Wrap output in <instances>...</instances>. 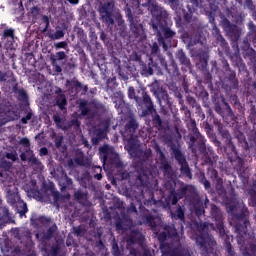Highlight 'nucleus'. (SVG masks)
I'll list each match as a JSON object with an SVG mask.
<instances>
[{"label":"nucleus","instance_id":"nucleus-11","mask_svg":"<svg viewBox=\"0 0 256 256\" xmlns=\"http://www.w3.org/2000/svg\"><path fill=\"white\" fill-rule=\"evenodd\" d=\"M172 154L174 155L175 160L180 165V171L182 175H185L188 179H193V174L191 173V168H189V163L187 162V158L181 151V149L172 146L171 147Z\"/></svg>","mask_w":256,"mask_h":256},{"label":"nucleus","instance_id":"nucleus-28","mask_svg":"<svg viewBox=\"0 0 256 256\" xmlns=\"http://www.w3.org/2000/svg\"><path fill=\"white\" fill-rule=\"evenodd\" d=\"M222 104H223V113H224L223 120L229 125L230 121H235V113H233V109H231V105L227 103L225 98L222 99Z\"/></svg>","mask_w":256,"mask_h":256},{"label":"nucleus","instance_id":"nucleus-40","mask_svg":"<svg viewBox=\"0 0 256 256\" xmlns=\"http://www.w3.org/2000/svg\"><path fill=\"white\" fill-rule=\"evenodd\" d=\"M12 91L16 95H18L19 101H27V99H29V96L27 95V92L25 91V89L23 88L19 89V86L17 84L13 86Z\"/></svg>","mask_w":256,"mask_h":256},{"label":"nucleus","instance_id":"nucleus-43","mask_svg":"<svg viewBox=\"0 0 256 256\" xmlns=\"http://www.w3.org/2000/svg\"><path fill=\"white\" fill-rule=\"evenodd\" d=\"M187 103L191 105V107L196 108L197 113H199V115H202V118L205 119V114L203 113V111H201V106L197 103V100L194 97L188 96Z\"/></svg>","mask_w":256,"mask_h":256},{"label":"nucleus","instance_id":"nucleus-22","mask_svg":"<svg viewBox=\"0 0 256 256\" xmlns=\"http://www.w3.org/2000/svg\"><path fill=\"white\" fill-rule=\"evenodd\" d=\"M125 149L128 155L133 157L134 155H137V152L141 149V141H139L137 136H131L127 141Z\"/></svg>","mask_w":256,"mask_h":256},{"label":"nucleus","instance_id":"nucleus-38","mask_svg":"<svg viewBox=\"0 0 256 256\" xmlns=\"http://www.w3.org/2000/svg\"><path fill=\"white\" fill-rule=\"evenodd\" d=\"M199 57V62L197 63L199 69L201 71H206L207 70V65L209 64V55L205 52H200L198 54Z\"/></svg>","mask_w":256,"mask_h":256},{"label":"nucleus","instance_id":"nucleus-7","mask_svg":"<svg viewBox=\"0 0 256 256\" xmlns=\"http://www.w3.org/2000/svg\"><path fill=\"white\" fill-rule=\"evenodd\" d=\"M143 95V104L146 109L142 110V117H147L148 115H152V123L155 127H163V120H161V116L157 114V110L155 109V105L153 104V100L151 96L147 94V91H142Z\"/></svg>","mask_w":256,"mask_h":256},{"label":"nucleus","instance_id":"nucleus-52","mask_svg":"<svg viewBox=\"0 0 256 256\" xmlns=\"http://www.w3.org/2000/svg\"><path fill=\"white\" fill-rule=\"evenodd\" d=\"M101 173H103V168H101V166L92 167V175L94 179H97V181H101V179H103V175Z\"/></svg>","mask_w":256,"mask_h":256},{"label":"nucleus","instance_id":"nucleus-21","mask_svg":"<svg viewBox=\"0 0 256 256\" xmlns=\"http://www.w3.org/2000/svg\"><path fill=\"white\" fill-rule=\"evenodd\" d=\"M207 205H209V198H205L204 202L201 198H197L193 202V213L201 219L203 215H205V209H207Z\"/></svg>","mask_w":256,"mask_h":256},{"label":"nucleus","instance_id":"nucleus-49","mask_svg":"<svg viewBox=\"0 0 256 256\" xmlns=\"http://www.w3.org/2000/svg\"><path fill=\"white\" fill-rule=\"evenodd\" d=\"M44 189H45V191H50V193L53 197L54 203H59V199H61V194L59 193V191H55V187L45 186Z\"/></svg>","mask_w":256,"mask_h":256},{"label":"nucleus","instance_id":"nucleus-64","mask_svg":"<svg viewBox=\"0 0 256 256\" xmlns=\"http://www.w3.org/2000/svg\"><path fill=\"white\" fill-rule=\"evenodd\" d=\"M170 256H186L185 252L179 248V247H174Z\"/></svg>","mask_w":256,"mask_h":256},{"label":"nucleus","instance_id":"nucleus-3","mask_svg":"<svg viewBox=\"0 0 256 256\" xmlns=\"http://www.w3.org/2000/svg\"><path fill=\"white\" fill-rule=\"evenodd\" d=\"M218 133L220 137L225 140L226 143L223 148L224 155H226L227 159L230 160V163H234V161H237L238 167L241 171V169H243V165H245V160L239 157V153H237L235 144H233V137L231 136V133H229V130H227L225 126L221 125L218 126Z\"/></svg>","mask_w":256,"mask_h":256},{"label":"nucleus","instance_id":"nucleus-14","mask_svg":"<svg viewBox=\"0 0 256 256\" xmlns=\"http://www.w3.org/2000/svg\"><path fill=\"white\" fill-rule=\"evenodd\" d=\"M222 67L225 71V80L229 83V91H232V89H239V79H237V73L235 70L231 69V66L227 60L222 59Z\"/></svg>","mask_w":256,"mask_h":256},{"label":"nucleus","instance_id":"nucleus-42","mask_svg":"<svg viewBox=\"0 0 256 256\" xmlns=\"http://www.w3.org/2000/svg\"><path fill=\"white\" fill-rule=\"evenodd\" d=\"M157 68V64L153 62V59H150V62L142 66V74L143 75H153V69Z\"/></svg>","mask_w":256,"mask_h":256},{"label":"nucleus","instance_id":"nucleus-35","mask_svg":"<svg viewBox=\"0 0 256 256\" xmlns=\"http://www.w3.org/2000/svg\"><path fill=\"white\" fill-rule=\"evenodd\" d=\"M158 59L160 61L161 67H163V69H165V71H167L168 74L170 75L177 74V65L175 64L167 65V60H165V58L161 54L158 56Z\"/></svg>","mask_w":256,"mask_h":256},{"label":"nucleus","instance_id":"nucleus-25","mask_svg":"<svg viewBox=\"0 0 256 256\" xmlns=\"http://www.w3.org/2000/svg\"><path fill=\"white\" fill-rule=\"evenodd\" d=\"M156 97L159 101L160 107H165L166 109L171 107V98L166 90L160 89L156 91Z\"/></svg>","mask_w":256,"mask_h":256},{"label":"nucleus","instance_id":"nucleus-18","mask_svg":"<svg viewBox=\"0 0 256 256\" xmlns=\"http://www.w3.org/2000/svg\"><path fill=\"white\" fill-rule=\"evenodd\" d=\"M124 11L128 22L130 23V31H132L136 39L138 37H141V33L143 31V24L137 22V18L133 17V12L131 11V8L126 7L124 8Z\"/></svg>","mask_w":256,"mask_h":256},{"label":"nucleus","instance_id":"nucleus-10","mask_svg":"<svg viewBox=\"0 0 256 256\" xmlns=\"http://www.w3.org/2000/svg\"><path fill=\"white\" fill-rule=\"evenodd\" d=\"M148 11L152 15H155L157 23H154V25H158V27H161V25H167V20L169 19V12L165 10L163 7L159 6L157 2H148Z\"/></svg>","mask_w":256,"mask_h":256},{"label":"nucleus","instance_id":"nucleus-30","mask_svg":"<svg viewBox=\"0 0 256 256\" xmlns=\"http://www.w3.org/2000/svg\"><path fill=\"white\" fill-rule=\"evenodd\" d=\"M244 59H248V65L250 69L253 71L254 75H256V51L255 49H250L248 52H243Z\"/></svg>","mask_w":256,"mask_h":256},{"label":"nucleus","instance_id":"nucleus-31","mask_svg":"<svg viewBox=\"0 0 256 256\" xmlns=\"http://www.w3.org/2000/svg\"><path fill=\"white\" fill-rule=\"evenodd\" d=\"M164 231H166L168 239H172L175 243H179L181 241V236H179V232H177V228H175L174 224L166 225L164 227Z\"/></svg>","mask_w":256,"mask_h":256},{"label":"nucleus","instance_id":"nucleus-17","mask_svg":"<svg viewBox=\"0 0 256 256\" xmlns=\"http://www.w3.org/2000/svg\"><path fill=\"white\" fill-rule=\"evenodd\" d=\"M13 169V163L3 160L0 163V183L1 185L4 183H9L11 181H15V175L11 171Z\"/></svg>","mask_w":256,"mask_h":256},{"label":"nucleus","instance_id":"nucleus-47","mask_svg":"<svg viewBox=\"0 0 256 256\" xmlns=\"http://www.w3.org/2000/svg\"><path fill=\"white\" fill-rule=\"evenodd\" d=\"M87 105H89V101H87V100H82L79 103V109H80L81 115L83 117H87V115H89V113H91V109L89 107H87Z\"/></svg>","mask_w":256,"mask_h":256},{"label":"nucleus","instance_id":"nucleus-46","mask_svg":"<svg viewBox=\"0 0 256 256\" xmlns=\"http://www.w3.org/2000/svg\"><path fill=\"white\" fill-rule=\"evenodd\" d=\"M30 221H31L32 225H39V223H41L43 225L45 223H49V218H47L45 216L37 217V214H33L30 218Z\"/></svg>","mask_w":256,"mask_h":256},{"label":"nucleus","instance_id":"nucleus-48","mask_svg":"<svg viewBox=\"0 0 256 256\" xmlns=\"http://www.w3.org/2000/svg\"><path fill=\"white\" fill-rule=\"evenodd\" d=\"M173 244L164 242L160 244V251L162 252L163 255H171L173 253Z\"/></svg>","mask_w":256,"mask_h":256},{"label":"nucleus","instance_id":"nucleus-44","mask_svg":"<svg viewBox=\"0 0 256 256\" xmlns=\"http://www.w3.org/2000/svg\"><path fill=\"white\" fill-rule=\"evenodd\" d=\"M139 128V123H137V120L133 117H131L128 121V123L125 126L126 131H130V133H135L137 129Z\"/></svg>","mask_w":256,"mask_h":256},{"label":"nucleus","instance_id":"nucleus-6","mask_svg":"<svg viewBox=\"0 0 256 256\" xmlns=\"http://www.w3.org/2000/svg\"><path fill=\"white\" fill-rule=\"evenodd\" d=\"M129 213H137V206L134 203H131L130 207L125 212V208H123L120 212V216L116 219L115 227L118 233H125V231H129L131 229V225H133V220Z\"/></svg>","mask_w":256,"mask_h":256},{"label":"nucleus","instance_id":"nucleus-39","mask_svg":"<svg viewBox=\"0 0 256 256\" xmlns=\"http://www.w3.org/2000/svg\"><path fill=\"white\" fill-rule=\"evenodd\" d=\"M7 39H10L11 45L13 44V41H15V29L14 28H7L1 34V41H5Z\"/></svg>","mask_w":256,"mask_h":256},{"label":"nucleus","instance_id":"nucleus-15","mask_svg":"<svg viewBox=\"0 0 256 256\" xmlns=\"http://www.w3.org/2000/svg\"><path fill=\"white\" fill-rule=\"evenodd\" d=\"M222 27L233 43H237V41L241 39L242 30L239 26H237V24H233L231 21H229V19L224 18L222 20Z\"/></svg>","mask_w":256,"mask_h":256},{"label":"nucleus","instance_id":"nucleus-61","mask_svg":"<svg viewBox=\"0 0 256 256\" xmlns=\"http://www.w3.org/2000/svg\"><path fill=\"white\" fill-rule=\"evenodd\" d=\"M143 241V235L139 234L136 236L131 235L128 239V243L135 245V243H141Z\"/></svg>","mask_w":256,"mask_h":256},{"label":"nucleus","instance_id":"nucleus-4","mask_svg":"<svg viewBox=\"0 0 256 256\" xmlns=\"http://www.w3.org/2000/svg\"><path fill=\"white\" fill-rule=\"evenodd\" d=\"M190 129L191 133L189 134V140L187 141L188 149H190L193 155L197 153H205L207 151V145L205 144L207 140L205 136L201 135L199 128H197V122L195 119H190Z\"/></svg>","mask_w":256,"mask_h":256},{"label":"nucleus","instance_id":"nucleus-51","mask_svg":"<svg viewBox=\"0 0 256 256\" xmlns=\"http://www.w3.org/2000/svg\"><path fill=\"white\" fill-rule=\"evenodd\" d=\"M198 179H199V183H201V185H204V188L206 190L211 189V182L207 180V177L205 176V172H200Z\"/></svg>","mask_w":256,"mask_h":256},{"label":"nucleus","instance_id":"nucleus-45","mask_svg":"<svg viewBox=\"0 0 256 256\" xmlns=\"http://www.w3.org/2000/svg\"><path fill=\"white\" fill-rule=\"evenodd\" d=\"M235 137L243 149H249V142H247V138H245V134H243V132H237Z\"/></svg>","mask_w":256,"mask_h":256},{"label":"nucleus","instance_id":"nucleus-55","mask_svg":"<svg viewBox=\"0 0 256 256\" xmlns=\"http://www.w3.org/2000/svg\"><path fill=\"white\" fill-rule=\"evenodd\" d=\"M150 51H151V55L159 57V55H161V49L159 48V42H153L152 45H150Z\"/></svg>","mask_w":256,"mask_h":256},{"label":"nucleus","instance_id":"nucleus-36","mask_svg":"<svg viewBox=\"0 0 256 256\" xmlns=\"http://www.w3.org/2000/svg\"><path fill=\"white\" fill-rule=\"evenodd\" d=\"M207 171L211 181L215 183L216 187H221V185H223V178L219 176V172L214 167L207 168Z\"/></svg>","mask_w":256,"mask_h":256},{"label":"nucleus","instance_id":"nucleus-2","mask_svg":"<svg viewBox=\"0 0 256 256\" xmlns=\"http://www.w3.org/2000/svg\"><path fill=\"white\" fill-rule=\"evenodd\" d=\"M122 179H128L130 185H132V187H137L143 197H147L148 195V199L144 201L145 207H151V205H157V203H159V201L155 200L153 190H146L145 193L143 192L145 187H149V169H147L143 163L135 162L134 171L129 173L123 172Z\"/></svg>","mask_w":256,"mask_h":256},{"label":"nucleus","instance_id":"nucleus-27","mask_svg":"<svg viewBox=\"0 0 256 256\" xmlns=\"http://www.w3.org/2000/svg\"><path fill=\"white\" fill-rule=\"evenodd\" d=\"M152 155H153V151H151V148L146 150H143L140 148V150L136 152V155L132 156V159H139L137 163H142V165L145 166L144 163H147V161H149Z\"/></svg>","mask_w":256,"mask_h":256},{"label":"nucleus","instance_id":"nucleus-53","mask_svg":"<svg viewBox=\"0 0 256 256\" xmlns=\"http://www.w3.org/2000/svg\"><path fill=\"white\" fill-rule=\"evenodd\" d=\"M111 253L113 256H122L123 253L121 252V249L119 248V243H117V240H112L111 242Z\"/></svg>","mask_w":256,"mask_h":256},{"label":"nucleus","instance_id":"nucleus-41","mask_svg":"<svg viewBox=\"0 0 256 256\" xmlns=\"http://www.w3.org/2000/svg\"><path fill=\"white\" fill-rule=\"evenodd\" d=\"M56 105L59 107L60 111H65L67 107V96L65 94H59L56 96Z\"/></svg>","mask_w":256,"mask_h":256},{"label":"nucleus","instance_id":"nucleus-58","mask_svg":"<svg viewBox=\"0 0 256 256\" xmlns=\"http://www.w3.org/2000/svg\"><path fill=\"white\" fill-rule=\"evenodd\" d=\"M161 167L164 175H171L173 168L171 167V164H169V162H162Z\"/></svg>","mask_w":256,"mask_h":256},{"label":"nucleus","instance_id":"nucleus-8","mask_svg":"<svg viewBox=\"0 0 256 256\" xmlns=\"http://www.w3.org/2000/svg\"><path fill=\"white\" fill-rule=\"evenodd\" d=\"M187 191H189L188 185H182L180 188L175 190V184H171L169 188V193L165 198V203L167 207H171V205H177L181 199L187 195Z\"/></svg>","mask_w":256,"mask_h":256},{"label":"nucleus","instance_id":"nucleus-33","mask_svg":"<svg viewBox=\"0 0 256 256\" xmlns=\"http://www.w3.org/2000/svg\"><path fill=\"white\" fill-rule=\"evenodd\" d=\"M60 191H71L73 189V179L69 178L67 174L61 176L59 180Z\"/></svg>","mask_w":256,"mask_h":256},{"label":"nucleus","instance_id":"nucleus-16","mask_svg":"<svg viewBox=\"0 0 256 256\" xmlns=\"http://www.w3.org/2000/svg\"><path fill=\"white\" fill-rule=\"evenodd\" d=\"M249 41L252 43V45L256 48V25L253 23V21H250L248 23V33L246 37L244 38L241 47V50L244 51V53H248V51L251 48V44Z\"/></svg>","mask_w":256,"mask_h":256},{"label":"nucleus","instance_id":"nucleus-57","mask_svg":"<svg viewBox=\"0 0 256 256\" xmlns=\"http://www.w3.org/2000/svg\"><path fill=\"white\" fill-rule=\"evenodd\" d=\"M55 229H57V226H51L44 234L43 239H46V241H49V239H53V235L55 233Z\"/></svg>","mask_w":256,"mask_h":256},{"label":"nucleus","instance_id":"nucleus-1","mask_svg":"<svg viewBox=\"0 0 256 256\" xmlns=\"http://www.w3.org/2000/svg\"><path fill=\"white\" fill-rule=\"evenodd\" d=\"M235 221L234 229L237 234L236 239L238 245H247L249 251L246 249L242 252L244 256H256V238L255 232L249 231V219L247 218V209L242 210L240 213H235L234 208H230Z\"/></svg>","mask_w":256,"mask_h":256},{"label":"nucleus","instance_id":"nucleus-24","mask_svg":"<svg viewBox=\"0 0 256 256\" xmlns=\"http://www.w3.org/2000/svg\"><path fill=\"white\" fill-rule=\"evenodd\" d=\"M212 35L216 39L218 45H220L222 52L229 53V43H227V40L221 35V30H219L217 26L213 27Z\"/></svg>","mask_w":256,"mask_h":256},{"label":"nucleus","instance_id":"nucleus-50","mask_svg":"<svg viewBox=\"0 0 256 256\" xmlns=\"http://www.w3.org/2000/svg\"><path fill=\"white\" fill-rule=\"evenodd\" d=\"M9 219H11L9 208L7 206L0 207V221H7Z\"/></svg>","mask_w":256,"mask_h":256},{"label":"nucleus","instance_id":"nucleus-59","mask_svg":"<svg viewBox=\"0 0 256 256\" xmlns=\"http://www.w3.org/2000/svg\"><path fill=\"white\" fill-rule=\"evenodd\" d=\"M102 139H105V132L103 130H98L96 136L92 138L93 145H97Z\"/></svg>","mask_w":256,"mask_h":256},{"label":"nucleus","instance_id":"nucleus-60","mask_svg":"<svg viewBox=\"0 0 256 256\" xmlns=\"http://www.w3.org/2000/svg\"><path fill=\"white\" fill-rule=\"evenodd\" d=\"M249 195H250V198H249V205L250 207H256V190L255 189H251L249 191Z\"/></svg>","mask_w":256,"mask_h":256},{"label":"nucleus","instance_id":"nucleus-20","mask_svg":"<svg viewBox=\"0 0 256 256\" xmlns=\"http://www.w3.org/2000/svg\"><path fill=\"white\" fill-rule=\"evenodd\" d=\"M21 161H28L31 167H35L36 169H41L43 167V163L39 158L35 157V153L31 149H26L25 152L20 154Z\"/></svg>","mask_w":256,"mask_h":256},{"label":"nucleus","instance_id":"nucleus-37","mask_svg":"<svg viewBox=\"0 0 256 256\" xmlns=\"http://www.w3.org/2000/svg\"><path fill=\"white\" fill-rule=\"evenodd\" d=\"M176 59H178L180 65H184V67H191V60L187 57V54L180 49L176 52Z\"/></svg>","mask_w":256,"mask_h":256},{"label":"nucleus","instance_id":"nucleus-34","mask_svg":"<svg viewBox=\"0 0 256 256\" xmlns=\"http://www.w3.org/2000/svg\"><path fill=\"white\" fill-rule=\"evenodd\" d=\"M143 91H145V90H139L138 91V93H141V95H142V98L141 97H139V96H137L136 94H135V87H133V86H129L128 87V92H127V95H128V99H134V101L136 102V104L138 105V107H141L142 105H145L144 103H143Z\"/></svg>","mask_w":256,"mask_h":256},{"label":"nucleus","instance_id":"nucleus-26","mask_svg":"<svg viewBox=\"0 0 256 256\" xmlns=\"http://www.w3.org/2000/svg\"><path fill=\"white\" fill-rule=\"evenodd\" d=\"M219 156L214 151L204 152L203 163L207 165L208 169H211L217 165Z\"/></svg>","mask_w":256,"mask_h":256},{"label":"nucleus","instance_id":"nucleus-63","mask_svg":"<svg viewBox=\"0 0 256 256\" xmlns=\"http://www.w3.org/2000/svg\"><path fill=\"white\" fill-rule=\"evenodd\" d=\"M244 6L247 7L252 13H256V5L253 0H245Z\"/></svg>","mask_w":256,"mask_h":256},{"label":"nucleus","instance_id":"nucleus-32","mask_svg":"<svg viewBox=\"0 0 256 256\" xmlns=\"http://www.w3.org/2000/svg\"><path fill=\"white\" fill-rule=\"evenodd\" d=\"M171 217L175 221H180L181 227L183 229V225H185V206L178 205L175 212L171 213Z\"/></svg>","mask_w":256,"mask_h":256},{"label":"nucleus","instance_id":"nucleus-19","mask_svg":"<svg viewBox=\"0 0 256 256\" xmlns=\"http://www.w3.org/2000/svg\"><path fill=\"white\" fill-rule=\"evenodd\" d=\"M193 13H195V8L188 5L187 10L183 9V19L186 25L191 26V31H197L201 27V22H199L197 17H193Z\"/></svg>","mask_w":256,"mask_h":256},{"label":"nucleus","instance_id":"nucleus-9","mask_svg":"<svg viewBox=\"0 0 256 256\" xmlns=\"http://www.w3.org/2000/svg\"><path fill=\"white\" fill-rule=\"evenodd\" d=\"M114 9H115V2L107 1L104 3H100L98 12L100 15V19H102L103 23L106 25H115V18H114Z\"/></svg>","mask_w":256,"mask_h":256},{"label":"nucleus","instance_id":"nucleus-13","mask_svg":"<svg viewBox=\"0 0 256 256\" xmlns=\"http://www.w3.org/2000/svg\"><path fill=\"white\" fill-rule=\"evenodd\" d=\"M4 191L7 193V201L10 205H17L20 203L21 196H19V188L15 185V180L1 184Z\"/></svg>","mask_w":256,"mask_h":256},{"label":"nucleus","instance_id":"nucleus-12","mask_svg":"<svg viewBox=\"0 0 256 256\" xmlns=\"http://www.w3.org/2000/svg\"><path fill=\"white\" fill-rule=\"evenodd\" d=\"M153 211L155 212V209L149 210L143 206L141 202H139V222L140 225H148V227H151V229H155L157 227V222H155V215H153Z\"/></svg>","mask_w":256,"mask_h":256},{"label":"nucleus","instance_id":"nucleus-29","mask_svg":"<svg viewBox=\"0 0 256 256\" xmlns=\"http://www.w3.org/2000/svg\"><path fill=\"white\" fill-rule=\"evenodd\" d=\"M124 98H125V94H123V92L118 91L114 93L113 103L115 105V109H117L119 113H123V109L125 108Z\"/></svg>","mask_w":256,"mask_h":256},{"label":"nucleus","instance_id":"nucleus-56","mask_svg":"<svg viewBox=\"0 0 256 256\" xmlns=\"http://www.w3.org/2000/svg\"><path fill=\"white\" fill-rule=\"evenodd\" d=\"M85 228H83V226H74L72 228V233L73 235H75L76 237H83V235H85Z\"/></svg>","mask_w":256,"mask_h":256},{"label":"nucleus","instance_id":"nucleus-23","mask_svg":"<svg viewBox=\"0 0 256 256\" xmlns=\"http://www.w3.org/2000/svg\"><path fill=\"white\" fill-rule=\"evenodd\" d=\"M66 85L70 86L69 91L71 93H79V91H82L81 95H87V93L89 91V86L88 85H83L78 80H67Z\"/></svg>","mask_w":256,"mask_h":256},{"label":"nucleus","instance_id":"nucleus-5","mask_svg":"<svg viewBox=\"0 0 256 256\" xmlns=\"http://www.w3.org/2000/svg\"><path fill=\"white\" fill-rule=\"evenodd\" d=\"M152 29L156 32L159 45L162 46L164 51H168L169 47H171V41H173L177 32L172 30L167 24H161L160 26L152 24Z\"/></svg>","mask_w":256,"mask_h":256},{"label":"nucleus","instance_id":"nucleus-62","mask_svg":"<svg viewBox=\"0 0 256 256\" xmlns=\"http://www.w3.org/2000/svg\"><path fill=\"white\" fill-rule=\"evenodd\" d=\"M174 21L177 29H180L179 31H183L185 25H187V23L183 22V19L181 18V16L175 17Z\"/></svg>","mask_w":256,"mask_h":256},{"label":"nucleus","instance_id":"nucleus-54","mask_svg":"<svg viewBox=\"0 0 256 256\" xmlns=\"http://www.w3.org/2000/svg\"><path fill=\"white\" fill-rule=\"evenodd\" d=\"M27 211H29V209L27 208V203L23 201L18 202L17 212L19 213L20 217H25Z\"/></svg>","mask_w":256,"mask_h":256}]
</instances>
